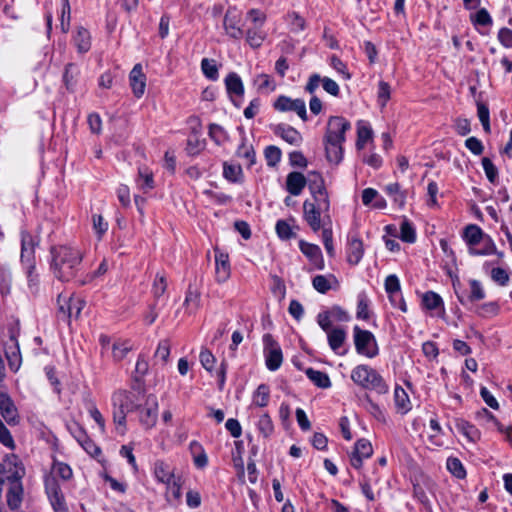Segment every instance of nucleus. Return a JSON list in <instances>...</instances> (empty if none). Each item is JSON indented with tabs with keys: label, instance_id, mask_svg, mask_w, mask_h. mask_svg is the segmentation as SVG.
<instances>
[{
	"label": "nucleus",
	"instance_id": "obj_1",
	"mask_svg": "<svg viewBox=\"0 0 512 512\" xmlns=\"http://www.w3.org/2000/svg\"><path fill=\"white\" fill-rule=\"evenodd\" d=\"M350 129V122L341 116H331L328 119L323 144L326 159L330 163L337 165L341 162L345 133Z\"/></svg>",
	"mask_w": 512,
	"mask_h": 512
},
{
	"label": "nucleus",
	"instance_id": "obj_2",
	"mask_svg": "<svg viewBox=\"0 0 512 512\" xmlns=\"http://www.w3.org/2000/svg\"><path fill=\"white\" fill-rule=\"evenodd\" d=\"M51 269L61 281H69L76 275L82 262L80 250L70 246H58L51 249Z\"/></svg>",
	"mask_w": 512,
	"mask_h": 512
},
{
	"label": "nucleus",
	"instance_id": "obj_3",
	"mask_svg": "<svg viewBox=\"0 0 512 512\" xmlns=\"http://www.w3.org/2000/svg\"><path fill=\"white\" fill-rule=\"evenodd\" d=\"M113 405V423L118 434L124 435L126 426L127 413L137 411L142 406V398L140 394H135L126 390L116 391L112 395Z\"/></svg>",
	"mask_w": 512,
	"mask_h": 512
},
{
	"label": "nucleus",
	"instance_id": "obj_4",
	"mask_svg": "<svg viewBox=\"0 0 512 512\" xmlns=\"http://www.w3.org/2000/svg\"><path fill=\"white\" fill-rule=\"evenodd\" d=\"M329 210V197H325L323 194L320 199L306 200L303 203V217L314 232L320 230L322 226V214L324 220L330 221Z\"/></svg>",
	"mask_w": 512,
	"mask_h": 512
},
{
	"label": "nucleus",
	"instance_id": "obj_5",
	"mask_svg": "<svg viewBox=\"0 0 512 512\" xmlns=\"http://www.w3.org/2000/svg\"><path fill=\"white\" fill-rule=\"evenodd\" d=\"M351 379L365 389L376 390L378 393H386L387 386L382 377L367 365H358L352 370Z\"/></svg>",
	"mask_w": 512,
	"mask_h": 512
},
{
	"label": "nucleus",
	"instance_id": "obj_6",
	"mask_svg": "<svg viewBox=\"0 0 512 512\" xmlns=\"http://www.w3.org/2000/svg\"><path fill=\"white\" fill-rule=\"evenodd\" d=\"M158 400L154 394L142 396V406L138 411V419L145 429L153 428L158 420Z\"/></svg>",
	"mask_w": 512,
	"mask_h": 512
},
{
	"label": "nucleus",
	"instance_id": "obj_7",
	"mask_svg": "<svg viewBox=\"0 0 512 512\" xmlns=\"http://www.w3.org/2000/svg\"><path fill=\"white\" fill-rule=\"evenodd\" d=\"M354 342L359 354L367 357H374L378 353L377 344L374 335L368 330H362L358 326L354 327Z\"/></svg>",
	"mask_w": 512,
	"mask_h": 512
},
{
	"label": "nucleus",
	"instance_id": "obj_8",
	"mask_svg": "<svg viewBox=\"0 0 512 512\" xmlns=\"http://www.w3.org/2000/svg\"><path fill=\"white\" fill-rule=\"evenodd\" d=\"M263 341L265 345L266 366L269 370L275 371L282 364L283 355L281 348L270 334L264 335Z\"/></svg>",
	"mask_w": 512,
	"mask_h": 512
},
{
	"label": "nucleus",
	"instance_id": "obj_9",
	"mask_svg": "<svg viewBox=\"0 0 512 512\" xmlns=\"http://www.w3.org/2000/svg\"><path fill=\"white\" fill-rule=\"evenodd\" d=\"M241 21V13L236 8H229L226 11L223 26L229 37L239 40L244 36Z\"/></svg>",
	"mask_w": 512,
	"mask_h": 512
},
{
	"label": "nucleus",
	"instance_id": "obj_10",
	"mask_svg": "<svg viewBox=\"0 0 512 512\" xmlns=\"http://www.w3.org/2000/svg\"><path fill=\"white\" fill-rule=\"evenodd\" d=\"M274 108L278 111H294L303 121H307L306 105L302 99L279 96L274 103Z\"/></svg>",
	"mask_w": 512,
	"mask_h": 512
},
{
	"label": "nucleus",
	"instance_id": "obj_11",
	"mask_svg": "<svg viewBox=\"0 0 512 512\" xmlns=\"http://www.w3.org/2000/svg\"><path fill=\"white\" fill-rule=\"evenodd\" d=\"M215 253V279L217 283H225L231 275L229 255L221 251L218 247L214 248Z\"/></svg>",
	"mask_w": 512,
	"mask_h": 512
},
{
	"label": "nucleus",
	"instance_id": "obj_12",
	"mask_svg": "<svg viewBox=\"0 0 512 512\" xmlns=\"http://www.w3.org/2000/svg\"><path fill=\"white\" fill-rule=\"evenodd\" d=\"M4 480H22L25 477V467L16 457L11 456L2 462Z\"/></svg>",
	"mask_w": 512,
	"mask_h": 512
},
{
	"label": "nucleus",
	"instance_id": "obj_13",
	"mask_svg": "<svg viewBox=\"0 0 512 512\" xmlns=\"http://www.w3.org/2000/svg\"><path fill=\"white\" fill-rule=\"evenodd\" d=\"M458 283L459 281H457V283L454 281L453 287L457 295V298L462 305H466L467 303H474L485 298V291L482 287V284L478 280H469L470 293L468 295H464L463 293H460L458 291Z\"/></svg>",
	"mask_w": 512,
	"mask_h": 512
},
{
	"label": "nucleus",
	"instance_id": "obj_14",
	"mask_svg": "<svg viewBox=\"0 0 512 512\" xmlns=\"http://www.w3.org/2000/svg\"><path fill=\"white\" fill-rule=\"evenodd\" d=\"M0 415L8 425L19 423V414L7 393L0 391Z\"/></svg>",
	"mask_w": 512,
	"mask_h": 512
},
{
	"label": "nucleus",
	"instance_id": "obj_15",
	"mask_svg": "<svg viewBox=\"0 0 512 512\" xmlns=\"http://www.w3.org/2000/svg\"><path fill=\"white\" fill-rule=\"evenodd\" d=\"M146 80L147 78L143 72L142 65L137 63L129 73V84L133 95L138 99L141 98L145 93Z\"/></svg>",
	"mask_w": 512,
	"mask_h": 512
},
{
	"label": "nucleus",
	"instance_id": "obj_16",
	"mask_svg": "<svg viewBox=\"0 0 512 512\" xmlns=\"http://www.w3.org/2000/svg\"><path fill=\"white\" fill-rule=\"evenodd\" d=\"M46 492L55 512L68 511L64 495L58 485V482H46Z\"/></svg>",
	"mask_w": 512,
	"mask_h": 512
},
{
	"label": "nucleus",
	"instance_id": "obj_17",
	"mask_svg": "<svg viewBox=\"0 0 512 512\" xmlns=\"http://www.w3.org/2000/svg\"><path fill=\"white\" fill-rule=\"evenodd\" d=\"M373 453L372 444L366 439H360L355 443L354 450L350 456V463L355 468H360L362 460L369 458Z\"/></svg>",
	"mask_w": 512,
	"mask_h": 512
},
{
	"label": "nucleus",
	"instance_id": "obj_18",
	"mask_svg": "<svg viewBox=\"0 0 512 512\" xmlns=\"http://www.w3.org/2000/svg\"><path fill=\"white\" fill-rule=\"evenodd\" d=\"M301 252L309 258L317 269H324V260L319 246L305 241L299 243Z\"/></svg>",
	"mask_w": 512,
	"mask_h": 512
},
{
	"label": "nucleus",
	"instance_id": "obj_19",
	"mask_svg": "<svg viewBox=\"0 0 512 512\" xmlns=\"http://www.w3.org/2000/svg\"><path fill=\"white\" fill-rule=\"evenodd\" d=\"M307 184L306 177L300 172H291L286 179V189L294 196L301 194L302 190Z\"/></svg>",
	"mask_w": 512,
	"mask_h": 512
},
{
	"label": "nucleus",
	"instance_id": "obj_20",
	"mask_svg": "<svg viewBox=\"0 0 512 512\" xmlns=\"http://www.w3.org/2000/svg\"><path fill=\"white\" fill-rule=\"evenodd\" d=\"M364 254L363 242L358 237H351L347 248V261L351 265H357Z\"/></svg>",
	"mask_w": 512,
	"mask_h": 512
},
{
	"label": "nucleus",
	"instance_id": "obj_21",
	"mask_svg": "<svg viewBox=\"0 0 512 512\" xmlns=\"http://www.w3.org/2000/svg\"><path fill=\"white\" fill-rule=\"evenodd\" d=\"M307 184L313 196V199H320L322 194L325 197H328V193L324 185V180L319 173H311L307 179Z\"/></svg>",
	"mask_w": 512,
	"mask_h": 512
},
{
	"label": "nucleus",
	"instance_id": "obj_22",
	"mask_svg": "<svg viewBox=\"0 0 512 512\" xmlns=\"http://www.w3.org/2000/svg\"><path fill=\"white\" fill-rule=\"evenodd\" d=\"M312 285L316 291L325 294L330 289L337 287L339 282L333 274H329L327 276L317 275L313 278Z\"/></svg>",
	"mask_w": 512,
	"mask_h": 512
},
{
	"label": "nucleus",
	"instance_id": "obj_23",
	"mask_svg": "<svg viewBox=\"0 0 512 512\" xmlns=\"http://www.w3.org/2000/svg\"><path fill=\"white\" fill-rule=\"evenodd\" d=\"M274 132L289 144L299 145L302 140L301 134L290 126L277 125Z\"/></svg>",
	"mask_w": 512,
	"mask_h": 512
},
{
	"label": "nucleus",
	"instance_id": "obj_24",
	"mask_svg": "<svg viewBox=\"0 0 512 512\" xmlns=\"http://www.w3.org/2000/svg\"><path fill=\"white\" fill-rule=\"evenodd\" d=\"M35 243L33 237L27 233H21V259L30 262L33 259Z\"/></svg>",
	"mask_w": 512,
	"mask_h": 512
},
{
	"label": "nucleus",
	"instance_id": "obj_25",
	"mask_svg": "<svg viewBox=\"0 0 512 512\" xmlns=\"http://www.w3.org/2000/svg\"><path fill=\"white\" fill-rule=\"evenodd\" d=\"M23 488L20 482H12L7 493V504L11 509L19 508L22 502Z\"/></svg>",
	"mask_w": 512,
	"mask_h": 512
},
{
	"label": "nucleus",
	"instance_id": "obj_26",
	"mask_svg": "<svg viewBox=\"0 0 512 512\" xmlns=\"http://www.w3.org/2000/svg\"><path fill=\"white\" fill-rule=\"evenodd\" d=\"M263 27H256L251 26L247 29L245 35H246V42L252 47V48H258L262 45L263 41L265 40L266 34L262 30Z\"/></svg>",
	"mask_w": 512,
	"mask_h": 512
},
{
	"label": "nucleus",
	"instance_id": "obj_27",
	"mask_svg": "<svg viewBox=\"0 0 512 512\" xmlns=\"http://www.w3.org/2000/svg\"><path fill=\"white\" fill-rule=\"evenodd\" d=\"M226 88L229 94L242 96L244 87L241 78L236 73H230L225 79Z\"/></svg>",
	"mask_w": 512,
	"mask_h": 512
},
{
	"label": "nucleus",
	"instance_id": "obj_28",
	"mask_svg": "<svg viewBox=\"0 0 512 512\" xmlns=\"http://www.w3.org/2000/svg\"><path fill=\"white\" fill-rule=\"evenodd\" d=\"M328 343L333 351H337L346 339V333L342 328H333L327 333Z\"/></svg>",
	"mask_w": 512,
	"mask_h": 512
},
{
	"label": "nucleus",
	"instance_id": "obj_29",
	"mask_svg": "<svg viewBox=\"0 0 512 512\" xmlns=\"http://www.w3.org/2000/svg\"><path fill=\"white\" fill-rule=\"evenodd\" d=\"M463 236L469 246H475L482 240L483 232L477 225L470 224L465 228Z\"/></svg>",
	"mask_w": 512,
	"mask_h": 512
},
{
	"label": "nucleus",
	"instance_id": "obj_30",
	"mask_svg": "<svg viewBox=\"0 0 512 512\" xmlns=\"http://www.w3.org/2000/svg\"><path fill=\"white\" fill-rule=\"evenodd\" d=\"M306 375L316 386L320 388H328L331 386L329 376L322 371L309 368L306 370Z\"/></svg>",
	"mask_w": 512,
	"mask_h": 512
},
{
	"label": "nucleus",
	"instance_id": "obj_31",
	"mask_svg": "<svg viewBox=\"0 0 512 512\" xmlns=\"http://www.w3.org/2000/svg\"><path fill=\"white\" fill-rule=\"evenodd\" d=\"M394 400L397 410L404 414L410 410V400L407 393L401 387H396L394 391Z\"/></svg>",
	"mask_w": 512,
	"mask_h": 512
},
{
	"label": "nucleus",
	"instance_id": "obj_32",
	"mask_svg": "<svg viewBox=\"0 0 512 512\" xmlns=\"http://www.w3.org/2000/svg\"><path fill=\"white\" fill-rule=\"evenodd\" d=\"M154 474L157 480H171L175 477V469L163 461H158L155 463Z\"/></svg>",
	"mask_w": 512,
	"mask_h": 512
},
{
	"label": "nucleus",
	"instance_id": "obj_33",
	"mask_svg": "<svg viewBox=\"0 0 512 512\" xmlns=\"http://www.w3.org/2000/svg\"><path fill=\"white\" fill-rule=\"evenodd\" d=\"M53 480H69L72 477V469L65 463L55 462L51 468Z\"/></svg>",
	"mask_w": 512,
	"mask_h": 512
},
{
	"label": "nucleus",
	"instance_id": "obj_34",
	"mask_svg": "<svg viewBox=\"0 0 512 512\" xmlns=\"http://www.w3.org/2000/svg\"><path fill=\"white\" fill-rule=\"evenodd\" d=\"M75 45L80 53H85L90 49V34L85 28H79L74 38Z\"/></svg>",
	"mask_w": 512,
	"mask_h": 512
},
{
	"label": "nucleus",
	"instance_id": "obj_35",
	"mask_svg": "<svg viewBox=\"0 0 512 512\" xmlns=\"http://www.w3.org/2000/svg\"><path fill=\"white\" fill-rule=\"evenodd\" d=\"M372 134V129L369 126L364 125L363 122L360 121L357 126V149H363L366 143L372 138Z\"/></svg>",
	"mask_w": 512,
	"mask_h": 512
},
{
	"label": "nucleus",
	"instance_id": "obj_36",
	"mask_svg": "<svg viewBox=\"0 0 512 512\" xmlns=\"http://www.w3.org/2000/svg\"><path fill=\"white\" fill-rule=\"evenodd\" d=\"M391 98V86L383 80L378 83L377 102L381 109H384Z\"/></svg>",
	"mask_w": 512,
	"mask_h": 512
},
{
	"label": "nucleus",
	"instance_id": "obj_37",
	"mask_svg": "<svg viewBox=\"0 0 512 512\" xmlns=\"http://www.w3.org/2000/svg\"><path fill=\"white\" fill-rule=\"evenodd\" d=\"M132 349L133 345L130 343V341L115 342L112 346V354L114 360H123Z\"/></svg>",
	"mask_w": 512,
	"mask_h": 512
},
{
	"label": "nucleus",
	"instance_id": "obj_38",
	"mask_svg": "<svg viewBox=\"0 0 512 512\" xmlns=\"http://www.w3.org/2000/svg\"><path fill=\"white\" fill-rule=\"evenodd\" d=\"M6 358L8 360L10 368L14 371H17L21 363V355L19 352V346L17 342H15L13 346H10L6 350Z\"/></svg>",
	"mask_w": 512,
	"mask_h": 512
},
{
	"label": "nucleus",
	"instance_id": "obj_39",
	"mask_svg": "<svg viewBox=\"0 0 512 512\" xmlns=\"http://www.w3.org/2000/svg\"><path fill=\"white\" fill-rule=\"evenodd\" d=\"M385 191L388 195L393 197V201L399 206L403 207L406 201L405 192L400 190V185L398 183H391L386 186Z\"/></svg>",
	"mask_w": 512,
	"mask_h": 512
},
{
	"label": "nucleus",
	"instance_id": "obj_40",
	"mask_svg": "<svg viewBox=\"0 0 512 512\" xmlns=\"http://www.w3.org/2000/svg\"><path fill=\"white\" fill-rule=\"evenodd\" d=\"M269 395V387L265 384H261L254 393L253 403L258 407H265L268 404Z\"/></svg>",
	"mask_w": 512,
	"mask_h": 512
},
{
	"label": "nucleus",
	"instance_id": "obj_41",
	"mask_svg": "<svg viewBox=\"0 0 512 512\" xmlns=\"http://www.w3.org/2000/svg\"><path fill=\"white\" fill-rule=\"evenodd\" d=\"M447 469L450 471V473L458 478L463 479L466 476V471L463 467V464L458 458L450 457L447 459Z\"/></svg>",
	"mask_w": 512,
	"mask_h": 512
},
{
	"label": "nucleus",
	"instance_id": "obj_42",
	"mask_svg": "<svg viewBox=\"0 0 512 512\" xmlns=\"http://www.w3.org/2000/svg\"><path fill=\"white\" fill-rule=\"evenodd\" d=\"M223 175L230 182H238L242 176V169L239 165L224 163Z\"/></svg>",
	"mask_w": 512,
	"mask_h": 512
},
{
	"label": "nucleus",
	"instance_id": "obj_43",
	"mask_svg": "<svg viewBox=\"0 0 512 512\" xmlns=\"http://www.w3.org/2000/svg\"><path fill=\"white\" fill-rule=\"evenodd\" d=\"M209 136L217 145L224 143L228 139L226 131L218 124L209 125Z\"/></svg>",
	"mask_w": 512,
	"mask_h": 512
},
{
	"label": "nucleus",
	"instance_id": "obj_44",
	"mask_svg": "<svg viewBox=\"0 0 512 512\" xmlns=\"http://www.w3.org/2000/svg\"><path fill=\"white\" fill-rule=\"evenodd\" d=\"M182 496L181 485L179 482H168L166 498L171 504H176Z\"/></svg>",
	"mask_w": 512,
	"mask_h": 512
},
{
	"label": "nucleus",
	"instance_id": "obj_45",
	"mask_svg": "<svg viewBox=\"0 0 512 512\" xmlns=\"http://www.w3.org/2000/svg\"><path fill=\"white\" fill-rule=\"evenodd\" d=\"M85 302L79 298H73L72 296L68 297L67 302V317H78L83 309Z\"/></svg>",
	"mask_w": 512,
	"mask_h": 512
},
{
	"label": "nucleus",
	"instance_id": "obj_46",
	"mask_svg": "<svg viewBox=\"0 0 512 512\" xmlns=\"http://www.w3.org/2000/svg\"><path fill=\"white\" fill-rule=\"evenodd\" d=\"M422 302L423 305L429 310L436 309L443 304L442 298L433 291L426 292L423 295Z\"/></svg>",
	"mask_w": 512,
	"mask_h": 512
},
{
	"label": "nucleus",
	"instance_id": "obj_47",
	"mask_svg": "<svg viewBox=\"0 0 512 512\" xmlns=\"http://www.w3.org/2000/svg\"><path fill=\"white\" fill-rule=\"evenodd\" d=\"M481 162H482L484 172H485L486 177L489 180V182L492 184L496 183V181L498 179V169L496 168V166L493 164L491 159L488 157L482 158Z\"/></svg>",
	"mask_w": 512,
	"mask_h": 512
},
{
	"label": "nucleus",
	"instance_id": "obj_48",
	"mask_svg": "<svg viewBox=\"0 0 512 512\" xmlns=\"http://www.w3.org/2000/svg\"><path fill=\"white\" fill-rule=\"evenodd\" d=\"M275 228L277 235L283 240H289L296 236L290 224L285 220L277 221Z\"/></svg>",
	"mask_w": 512,
	"mask_h": 512
},
{
	"label": "nucleus",
	"instance_id": "obj_49",
	"mask_svg": "<svg viewBox=\"0 0 512 512\" xmlns=\"http://www.w3.org/2000/svg\"><path fill=\"white\" fill-rule=\"evenodd\" d=\"M385 290L389 294L391 302H395L394 295L400 292V282L397 276L389 275L385 280Z\"/></svg>",
	"mask_w": 512,
	"mask_h": 512
},
{
	"label": "nucleus",
	"instance_id": "obj_50",
	"mask_svg": "<svg viewBox=\"0 0 512 512\" xmlns=\"http://www.w3.org/2000/svg\"><path fill=\"white\" fill-rule=\"evenodd\" d=\"M400 238L407 243H413L416 240L415 229L407 220H404L400 226Z\"/></svg>",
	"mask_w": 512,
	"mask_h": 512
},
{
	"label": "nucleus",
	"instance_id": "obj_51",
	"mask_svg": "<svg viewBox=\"0 0 512 512\" xmlns=\"http://www.w3.org/2000/svg\"><path fill=\"white\" fill-rule=\"evenodd\" d=\"M170 342L169 340H162L155 351V358L159 359L162 364H166L170 355Z\"/></svg>",
	"mask_w": 512,
	"mask_h": 512
},
{
	"label": "nucleus",
	"instance_id": "obj_52",
	"mask_svg": "<svg viewBox=\"0 0 512 512\" xmlns=\"http://www.w3.org/2000/svg\"><path fill=\"white\" fill-rule=\"evenodd\" d=\"M477 112L479 120L483 126V129L486 133H490V117H489V109L488 107L483 103L477 104Z\"/></svg>",
	"mask_w": 512,
	"mask_h": 512
},
{
	"label": "nucleus",
	"instance_id": "obj_53",
	"mask_svg": "<svg viewBox=\"0 0 512 512\" xmlns=\"http://www.w3.org/2000/svg\"><path fill=\"white\" fill-rule=\"evenodd\" d=\"M237 155L247 161V165L251 166L255 163V151L252 146L242 143L238 150Z\"/></svg>",
	"mask_w": 512,
	"mask_h": 512
},
{
	"label": "nucleus",
	"instance_id": "obj_54",
	"mask_svg": "<svg viewBox=\"0 0 512 512\" xmlns=\"http://www.w3.org/2000/svg\"><path fill=\"white\" fill-rule=\"evenodd\" d=\"M60 21L62 31L66 33L70 26V4L68 0H62Z\"/></svg>",
	"mask_w": 512,
	"mask_h": 512
},
{
	"label": "nucleus",
	"instance_id": "obj_55",
	"mask_svg": "<svg viewBox=\"0 0 512 512\" xmlns=\"http://www.w3.org/2000/svg\"><path fill=\"white\" fill-rule=\"evenodd\" d=\"M201 68L206 77L209 79L215 80L218 76V69L215 65V62L213 60H209L207 58H204L201 61Z\"/></svg>",
	"mask_w": 512,
	"mask_h": 512
},
{
	"label": "nucleus",
	"instance_id": "obj_56",
	"mask_svg": "<svg viewBox=\"0 0 512 512\" xmlns=\"http://www.w3.org/2000/svg\"><path fill=\"white\" fill-rule=\"evenodd\" d=\"M255 83L258 84V90L260 91H274L276 88V84L267 74L258 75L257 78L255 79Z\"/></svg>",
	"mask_w": 512,
	"mask_h": 512
},
{
	"label": "nucleus",
	"instance_id": "obj_57",
	"mask_svg": "<svg viewBox=\"0 0 512 512\" xmlns=\"http://www.w3.org/2000/svg\"><path fill=\"white\" fill-rule=\"evenodd\" d=\"M200 302V294L196 290H192L191 288L188 289L185 297L184 304L187 306L188 309H190V312H194Z\"/></svg>",
	"mask_w": 512,
	"mask_h": 512
},
{
	"label": "nucleus",
	"instance_id": "obj_58",
	"mask_svg": "<svg viewBox=\"0 0 512 512\" xmlns=\"http://www.w3.org/2000/svg\"><path fill=\"white\" fill-rule=\"evenodd\" d=\"M166 289H167L166 277L164 275L157 274V276L154 280V283H153V287H152L154 296L156 298L161 297L166 292Z\"/></svg>",
	"mask_w": 512,
	"mask_h": 512
},
{
	"label": "nucleus",
	"instance_id": "obj_59",
	"mask_svg": "<svg viewBox=\"0 0 512 512\" xmlns=\"http://www.w3.org/2000/svg\"><path fill=\"white\" fill-rule=\"evenodd\" d=\"M322 239H323L324 247L326 249L327 254L330 257H334L335 250H334V246H333V233L330 228H324L322 230Z\"/></svg>",
	"mask_w": 512,
	"mask_h": 512
},
{
	"label": "nucleus",
	"instance_id": "obj_60",
	"mask_svg": "<svg viewBox=\"0 0 512 512\" xmlns=\"http://www.w3.org/2000/svg\"><path fill=\"white\" fill-rule=\"evenodd\" d=\"M457 428L471 441L478 437V430L466 421L458 422Z\"/></svg>",
	"mask_w": 512,
	"mask_h": 512
},
{
	"label": "nucleus",
	"instance_id": "obj_61",
	"mask_svg": "<svg viewBox=\"0 0 512 512\" xmlns=\"http://www.w3.org/2000/svg\"><path fill=\"white\" fill-rule=\"evenodd\" d=\"M265 158L269 166H275L281 158V151L276 146H268L265 149Z\"/></svg>",
	"mask_w": 512,
	"mask_h": 512
},
{
	"label": "nucleus",
	"instance_id": "obj_62",
	"mask_svg": "<svg viewBox=\"0 0 512 512\" xmlns=\"http://www.w3.org/2000/svg\"><path fill=\"white\" fill-rule=\"evenodd\" d=\"M258 428L264 437H268L272 434L274 426L269 415L264 414L260 417L258 422Z\"/></svg>",
	"mask_w": 512,
	"mask_h": 512
},
{
	"label": "nucleus",
	"instance_id": "obj_63",
	"mask_svg": "<svg viewBox=\"0 0 512 512\" xmlns=\"http://www.w3.org/2000/svg\"><path fill=\"white\" fill-rule=\"evenodd\" d=\"M139 180L142 181L140 187L145 191L154 187L153 174L147 169H139Z\"/></svg>",
	"mask_w": 512,
	"mask_h": 512
},
{
	"label": "nucleus",
	"instance_id": "obj_64",
	"mask_svg": "<svg viewBox=\"0 0 512 512\" xmlns=\"http://www.w3.org/2000/svg\"><path fill=\"white\" fill-rule=\"evenodd\" d=\"M93 228L100 239L108 229V223L104 221L101 215H93L92 216Z\"/></svg>",
	"mask_w": 512,
	"mask_h": 512
}]
</instances>
